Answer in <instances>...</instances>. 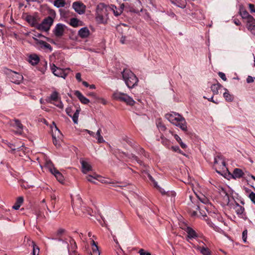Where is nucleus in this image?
<instances>
[{"instance_id":"f257e3e1","label":"nucleus","mask_w":255,"mask_h":255,"mask_svg":"<svg viewBox=\"0 0 255 255\" xmlns=\"http://www.w3.org/2000/svg\"><path fill=\"white\" fill-rule=\"evenodd\" d=\"M165 118L171 123L179 127L183 131L187 130L186 122L185 119L179 114L175 113L167 114L165 115Z\"/></svg>"},{"instance_id":"f03ea898","label":"nucleus","mask_w":255,"mask_h":255,"mask_svg":"<svg viewBox=\"0 0 255 255\" xmlns=\"http://www.w3.org/2000/svg\"><path fill=\"white\" fill-rule=\"evenodd\" d=\"M123 80L129 88H132L136 86L138 82V78L130 70L125 69L122 72Z\"/></svg>"},{"instance_id":"7ed1b4c3","label":"nucleus","mask_w":255,"mask_h":255,"mask_svg":"<svg viewBox=\"0 0 255 255\" xmlns=\"http://www.w3.org/2000/svg\"><path fill=\"white\" fill-rule=\"evenodd\" d=\"M65 233V230L62 228L59 229L55 233L54 236L52 238H47L50 241L49 245L52 247H57L59 243H65V240L62 238V235Z\"/></svg>"},{"instance_id":"20e7f679","label":"nucleus","mask_w":255,"mask_h":255,"mask_svg":"<svg viewBox=\"0 0 255 255\" xmlns=\"http://www.w3.org/2000/svg\"><path fill=\"white\" fill-rule=\"evenodd\" d=\"M107 15V6L104 3L99 4L96 8V19L99 23L105 22V16Z\"/></svg>"},{"instance_id":"39448f33","label":"nucleus","mask_w":255,"mask_h":255,"mask_svg":"<svg viewBox=\"0 0 255 255\" xmlns=\"http://www.w3.org/2000/svg\"><path fill=\"white\" fill-rule=\"evenodd\" d=\"M190 200L187 203V209L192 217L196 216L197 211L199 210V202L197 199L191 196H189Z\"/></svg>"},{"instance_id":"423d86ee","label":"nucleus","mask_w":255,"mask_h":255,"mask_svg":"<svg viewBox=\"0 0 255 255\" xmlns=\"http://www.w3.org/2000/svg\"><path fill=\"white\" fill-rule=\"evenodd\" d=\"M113 98L115 100L125 102L129 106H133L135 104V101L132 98L126 94L118 91H116L113 93Z\"/></svg>"},{"instance_id":"0eeeda50","label":"nucleus","mask_w":255,"mask_h":255,"mask_svg":"<svg viewBox=\"0 0 255 255\" xmlns=\"http://www.w3.org/2000/svg\"><path fill=\"white\" fill-rule=\"evenodd\" d=\"M53 19L51 16H48L44 18L41 23L38 24L36 26V28L38 30L48 31L53 23Z\"/></svg>"},{"instance_id":"6e6552de","label":"nucleus","mask_w":255,"mask_h":255,"mask_svg":"<svg viewBox=\"0 0 255 255\" xmlns=\"http://www.w3.org/2000/svg\"><path fill=\"white\" fill-rule=\"evenodd\" d=\"M51 70L55 76L62 77L64 79H65L68 75L67 71H70L69 68L63 69L56 67L54 64L51 65Z\"/></svg>"},{"instance_id":"1a4fd4ad","label":"nucleus","mask_w":255,"mask_h":255,"mask_svg":"<svg viewBox=\"0 0 255 255\" xmlns=\"http://www.w3.org/2000/svg\"><path fill=\"white\" fill-rule=\"evenodd\" d=\"M8 75L10 81L16 84H19L23 80V77L21 74L12 70H9Z\"/></svg>"},{"instance_id":"9d476101","label":"nucleus","mask_w":255,"mask_h":255,"mask_svg":"<svg viewBox=\"0 0 255 255\" xmlns=\"http://www.w3.org/2000/svg\"><path fill=\"white\" fill-rule=\"evenodd\" d=\"M214 166H215L216 172L219 174H221V172L217 170V168L225 170L226 167L225 166V162L222 156H216L214 158Z\"/></svg>"},{"instance_id":"9b49d317","label":"nucleus","mask_w":255,"mask_h":255,"mask_svg":"<svg viewBox=\"0 0 255 255\" xmlns=\"http://www.w3.org/2000/svg\"><path fill=\"white\" fill-rule=\"evenodd\" d=\"M10 126L17 129V130L15 131L16 134H22L23 132V126L19 120L15 119L12 121H11Z\"/></svg>"},{"instance_id":"f8f14e48","label":"nucleus","mask_w":255,"mask_h":255,"mask_svg":"<svg viewBox=\"0 0 255 255\" xmlns=\"http://www.w3.org/2000/svg\"><path fill=\"white\" fill-rule=\"evenodd\" d=\"M34 39L36 42V45L38 46L39 49L43 50H48L50 52L52 51V48L49 43L44 41L39 40L37 38H34Z\"/></svg>"},{"instance_id":"ddd939ff","label":"nucleus","mask_w":255,"mask_h":255,"mask_svg":"<svg viewBox=\"0 0 255 255\" xmlns=\"http://www.w3.org/2000/svg\"><path fill=\"white\" fill-rule=\"evenodd\" d=\"M72 7L79 14H82L85 12L86 6L81 2L75 1L73 2Z\"/></svg>"},{"instance_id":"4468645a","label":"nucleus","mask_w":255,"mask_h":255,"mask_svg":"<svg viewBox=\"0 0 255 255\" xmlns=\"http://www.w3.org/2000/svg\"><path fill=\"white\" fill-rule=\"evenodd\" d=\"M65 27L66 26L64 24L61 23L57 24L53 30L54 34L58 37L62 36L63 35Z\"/></svg>"},{"instance_id":"2eb2a0df","label":"nucleus","mask_w":255,"mask_h":255,"mask_svg":"<svg viewBox=\"0 0 255 255\" xmlns=\"http://www.w3.org/2000/svg\"><path fill=\"white\" fill-rule=\"evenodd\" d=\"M234 209L236 214L241 217L243 218L245 216V208L242 206H241L239 203L236 202L234 207Z\"/></svg>"},{"instance_id":"dca6fc26","label":"nucleus","mask_w":255,"mask_h":255,"mask_svg":"<svg viewBox=\"0 0 255 255\" xmlns=\"http://www.w3.org/2000/svg\"><path fill=\"white\" fill-rule=\"evenodd\" d=\"M49 170L51 173L53 174L58 181L62 182L64 181V177L62 174L54 167L52 168L49 167Z\"/></svg>"},{"instance_id":"f3484780","label":"nucleus","mask_w":255,"mask_h":255,"mask_svg":"<svg viewBox=\"0 0 255 255\" xmlns=\"http://www.w3.org/2000/svg\"><path fill=\"white\" fill-rule=\"evenodd\" d=\"M70 247H68V250L70 255H72V253H75L77 249V245L74 239L70 238L69 240Z\"/></svg>"},{"instance_id":"a211bd4d","label":"nucleus","mask_w":255,"mask_h":255,"mask_svg":"<svg viewBox=\"0 0 255 255\" xmlns=\"http://www.w3.org/2000/svg\"><path fill=\"white\" fill-rule=\"evenodd\" d=\"M74 94L79 99L82 103L84 104H87L89 103V100L84 96L80 91H75Z\"/></svg>"},{"instance_id":"6ab92c4d","label":"nucleus","mask_w":255,"mask_h":255,"mask_svg":"<svg viewBox=\"0 0 255 255\" xmlns=\"http://www.w3.org/2000/svg\"><path fill=\"white\" fill-rule=\"evenodd\" d=\"M82 167V172L86 174L88 172L92 170V166L87 162L82 160L80 161Z\"/></svg>"},{"instance_id":"aec40b11","label":"nucleus","mask_w":255,"mask_h":255,"mask_svg":"<svg viewBox=\"0 0 255 255\" xmlns=\"http://www.w3.org/2000/svg\"><path fill=\"white\" fill-rule=\"evenodd\" d=\"M27 22L30 24L32 26H34L36 28V26L38 24L36 18L32 15H27L26 18Z\"/></svg>"},{"instance_id":"412c9836","label":"nucleus","mask_w":255,"mask_h":255,"mask_svg":"<svg viewBox=\"0 0 255 255\" xmlns=\"http://www.w3.org/2000/svg\"><path fill=\"white\" fill-rule=\"evenodd\" d=\"M252 19V21L247 22V27L252 34L255 36V19Z\"/></svg>"},{"instance_id":"4be33fe9","label":"nucleus","mask_w":255,"mask_h":255,"mask_svg":"<svg viewBox=\"0 0 255 255\" xmlns=\"http://www.w3.org/2000/svg\"><path fill=\"white\" fill-rule=\"evenodd\" d=\"M78 34L81 38H86L89 35L90 31L87 27H84L79 30Z\"/></svg>"},{"instance_id":"5701e85b","label":"nucleus","mask_w":255,"mask_h":255,"mask_svg":"<svg viewBox=\"0 0 255 255\" xmlns=\"http://www.w3.org/2000/svg\"><path fill=\"white\" fill-rule=\"evenodd\" d=\"M147 176L148 177L149 179L153 182L154 187H156L162 194H165L166 192L164 191V190L157 185V182L155 181V180L151 176V175L148 173H147Z\"/></svg>"},{"instance_id":"b1692460","label":"nucleus","mask_w":255,"mask_h":255,"mask_svg":"<svg viewBox=\"0 0 255 255\" xmlns=\"http://www.w3.org/2000/svg\"><path fill=\"white\" fill-rule=\"evenodd\" d=\"M28 61L32 65H36L39 62V58L36 54H32L29 56Z\"/></svg>"},{"instance_id":"393cba45","label":"nucleus","mask_w":255,"mask_h":255,"mask_svg":"<svg viewBox=\"0 0 255 255\" xmlns=\"http://www.w3.org/2000/svg\"><path fill=\"white\" fill-rule=\"evenodd\" d=\"M240 15H241L243 18L247 19V22L248 21H252V19H255L252 16L250 15L248 11H246V10H240Z\"/></svg>"},{"instance_id":"a878e982","label":"nucleus","mask_w":255,"mask_h":255,"mask_svg":"<svg viewBox=\"0 0 255 255\" xmlns=\"http://www.w3.org/2000/svg\"><path fill=\"white\" fill-rule=\"evenodd\" d=\"M186 232L188 234V237L190 239H195L198 237L195 231L190 227H187Z\"/></svg>"},{"instance_id":"bb28decb","label":"nucleus","mask_w":255,"mask_h":255,"mask_svg":"<svg viewBox=\"0 0 255 255\" xmlns=\"http://www.w3.org/2000/svg\"><path fill=\"white\" fill-rule=\"evenodd\" d=\"M171 2L179 7L184 8L186 6V0H170Z\"/></svg>"},{"instance_id":"cd10ccee","label":"nucleus","mask_w":255,"mask_h":255,"mask_svg":"<svg viewBox=\"0 0 255 255\" xmlns=\"http://www.w3.org/2000/svg\"><path fill=\"white\" fill-rule=\"evenodd\" d=\"M86 178L88 181L93 183H96L95 180H99V178H100V176L96 173H94L93 175H87Z\"/></svg>"},{"instance_id":"c85d7f7f","label":"nucleus","mask_w":255,"mask_h":255,"mask_svg":"<svg viewBox=\"0 0 255 255\" xmlns=\"http://www.w3.org/2000/svg\"><path fill=\"white\" fill-rule=\"evenodd\" d=\"M221 88H222V86L219 83L213 84L211 87V90L214 95L218 94L219 90Z\"/></svg>"},{"instance_id":"c756f323","label":"nucleus","mask_w":255,"mask_h":255,"mask_svg":"<svg viewBox=\"0 0 255 255\" xmlns=\"http://www.w3.org/2000/svg\"><path fill=\"white\" fill-rule=\"evenodd\" d=\"M243 174H244V173H243V171L241 169H239V168L235 169L233 171V177L235 178H241V177L243 176Z\"/></svg>"},{"instance_id":"7c9ffc66","label":"nucleus","mask_w":255,"mask_h":255,"mask_svg":"<svg viewBox=\"0 0 255 255\" xmlns=\"http://www.w3.org/2000/svg\"><path fill=\"white\" fill-rule=\"evenodd\" d=\"M23 202V198L22 197H19L17 199L15 204L12 206V208L15 210H18L22 204Z\"/></svg>"},{"instance_id":"2f4dec72","label":"nucleus","mask_w":255,"mask_h":255,"mask_svg":"<svg viewBox=\"0 0 255 255\" xmlns=\"http://www.w3.org/2000/svg\"><path fill=\"white\" fill-rule=\"evenodd\" d=\"M80 108H78L75 112L74 113V115L71 117L72 118L73 121L75 124H77L78 121V117L79 115V113L80 112Z\"/></svg>"},{"instance_id":"473e14b6","label":"nucleus","mask_w":255,"mask_h":255,"mask_svg":"<svg viewBox=\"0 0 255 255\" xmlns=\"http://www.w3.org/2000/svg\"><path fill=\"white\" fill-rule=\"evenodd\" d=\"M65 4L66 3L64 0H55L54 1V6L58 8L65 6Z\"/></svg>"},{"instance_id":"72a5a7b5","label":"nucleus","mask_w":255,"mask_h":255,"mask_svg":"<svg viewBox=\"0 0 255 255\" xmlns=\"http://www.w3.org/2000/svg\"><path fill=\"white\" fill-rule=\"evenodd\" d=\"M225 92L223 94L224 97L226 101L231 102L233 100V96L230 94L227 89L224 88Z\"/></svg>"},{"instance_id":"f704fd0d","label":"nucleus","mask_w":255,"mask_h":255,"mask_svg":"<svg viewBox=\"0 0 255 255\" xmlns=\"http://www.w3.org/2000/svg\"><path fill=\"white\" fill-rule=\"evenodd\" d=\"M32 247L33 248L32 255H39V248L36 245L34 242H31Z\"/></svg>"},{"instance_id":"c9c22d12","label":"nucleus","mask_w":255,"mask_h":255,"mask_svg":"<svg viewBox=\"0 0 255 255\" xmlns=\"http://www.w3.org/2000/svg\"><path fill=\"white\" fill-rule=\"evenodd\" d=\"M101 129H99L96 132V138L97 139L98 143H103L105 142V140L104 139L103 136L101 135Z\"/></svg>"},{"instance_id":"e433bc0d","label":"nucleus","mask_w":255,"mask_h":255,"mask_svg":"<svg viewBox=\"0 0 255 255\" xmlns=\"http://www.w3.org/2000/svg\"><path fill=\"white\" fill-rule=\"evenodd\" d=\"M197 197L198 198V200L205 204H207L209 203L208 199L203 195H201V196L197 195Z\"/></svg>"},{"instance_id":"4c0bfd02","label":"nucleus","mask_w":255,"mask_h":255,"mask_svg":"<svg viewBox=\"0 0 255 255\" xmlns=\"http://www.w3.org/2000/svg\"><path fill=\"white\" fill-rule=\"evenodd\" d=\"M52 138L54 144L56 146L59 147L60 145V141L61 137H59V138L56 136V135H52Z\"/></svg>"},{"instance_id":"58836bf2","label":"nucleus","mask_w":255,"mask_h":255,"mask_svg":"<svg viewBox=\"0 0 255 255\" xmlns=\"http://www.w3.org/2000/svg\"><path fill=\"white\" fill-rule=\"evenodd\" d=\"M174 138H175V139L179 142L181 147L182 148H186V147H187L186 145L182 141L181 139L177 134H174Z\"/></svg>"},{"instance_id":"ea45409f","label":"nucleus","mask_w":255,"mask_h":255,"mask_svg":"<svg viewBox=\"0 0 255 255\" xmlns=\"http://www.w3.org/2000/svg\"><path fill=\"white\" fill-rule=\"evenodd\" d=\"M80 21L77 18H72L70 19V24L73 27H76L79 25V22Z\"/></svg>"},{"instance_id":"a19ab883","label":"nucleus","mask_w":255,"mask_h":255,"mask_svg":"<svg viewBox=\"0 0 255 255\" xmlns=\"http://www.w3.org/2000/svg\"><path fill=\"white\" fill-rule=\"evenodd\" d=\"M50 100L54 102L59 100L58 93L56 91L53 92L50 95Z\"/></svg>"},{"instance_id":"79ce46f5","label":"nucleus","mask_w":255,"mask_h":255,"mask_svg":"<svg viewBox=\"0 0 255 255\" xmlns=\"http://www.w3.org/2000/svg\"><path fill=\"white\" fill-rule=\"evenodd\" d=\"M50 102L53 104L54 105H55L56 106H57V107L61 109H63L64 108L63 104H62V102L60 99L57 100V101H50Z\"/></svg>"},{"instance_id":"37998d69","label":"nucleus","mask_w":255,"mask_h":255,"mask_svg":"<svg viewBox=\"0 0 255 255\" xmlns=\"http://www.w3.org/2000/svg\"><path fill=\"white\" fill-rule=\"evenodd\" d=\"M112 9L115 16H119L122 13V9L116 10L117 9V7L115 5H112Z\"/></svg>"},{"instance_id":"c03bdc74","label":"nucleus","mask_w":255,"mask_h":255,"mask_svg":"<svg viewBox=\"0 0 255 255\" xmlns=\"http://www.w3.org/2000/svg\"><path fill=\"white\" fill-rule=\"evenodd\" d=\"M200 252L203 255H210L211 254L209 250L206 248H201Z\"/></svg>"},{"instance_id":"a18cd8bd","label":"nucleus","mask_w":255,"mask_h":255,"mask_svg":"<svg viewBox=\"0 0 255 255\" xmlns=\"http://www.w3.org/2000/svg\"><path fill=\"white\" fill-rule=\"evenodd\" d=\"M52 135H56V136L59 138V137H62V134L60 131L58 129V128L56 126L55 127L54 133H53Z\"/></svg>"},{"instance_id":"49530a36","label":"nucleus","mask_w":255,"mask_h":255,"mask_svg":"<svg viewBox=\"0 0 255 255\" xmlns=\"http://www.w3.org/2000/svg\"><path fill=\"white\" fill-rule=\"evenodd\" d=\"M157 127L159 130L165 131L166 129L165 126L160 122L157 123Z\"/></svg>"},{"instance_id":"de8ad7c7","label":"nucleus","mask_w":255,"mask_h":255,"mask_svg":"<svg viewBox=\"0 0 255 255\" xmlns=\"http://www.w3.org/2000/svg\"><path fill=\"white\" fill-rule=\"evenodd\" d=\"M92 251L93 255H100V253L98 249L97 245H95V247H93Z\"/></svg>"},{"instance_id":"09e8293b","label":"nucleus","mask_w":255,"mask_h":255,"mask_svg":"<svg viewBox=\"0 0 255 255\" xmlns=\"http://www.w3.org/2000/svg\"><path fill=\"white\" fill-rule=\"evenodd\" d=\"M31 242L32 241L30 240V239L29 237L26 236L25 237L24 242L25 243L26 245L28 246H30L31 245L32 246Z\"/></svg>"},{"instance_id":"8fccbe9b","label":"nucleus","mask_w":255,"mask_h":255,"mask_svg":"<svg viewBox=\"0 0 255 255\" xmlns=\"http://www.w3.org/2000/svg\"><path fill=\"white\" fill-rule=\"evenodd\" d=\"M249 197L252 202L255 204V193L253 192H252L249 195Z\"/></svg>"},{"instance_id":"3c124183","label":"nucleus","mask_w":255,"mask_h":255,"mask_svg":"<svg viewBox=\"0 0 255 255\" xmlns=\"http://www.w3.org/2000/svg\"><path fill=\"white\" fill-rule=\"evenodd\" d=\"M66 112L69 117H72V114L73 113V110L71 107H67L66 109Z\"/></svg>"},{"instance_id":"603ef678","label":"nucleus","mask_w":255,"mask_h":255,"mask_svg":"<svg viewBox=\"0 0 255 255\" xmlns=\"http://www.w3.org/2000/svg\"><path fill=\"white\" fill-rule=\"evenodd\" d=\"M247 230H245L243 231L242 234V238L243 240L244 243H246L247 242Z\"/></svg>"},{"instance_id":"864d4df0","label":"nucleus","mask_w":255,"mask_h":255,"mask_svg":"<svg viewBox=\"0 0 255 255\" xmlns=\"http://www.w3.org/2000/svg\"><path fill=\"white\" fill-rule=\"evenodd\" d=\"M171 148L173 151L175 152H177L182 154L185 155L182 153V151L180 149L179 147L178 146H172Z\"/></svg>"},{"instance_id":"5fc2aeb1","label":"nucleus","mask_w":255,"mask_h":255,"mask_svg":"<svg viewBox=\"0 0 255 255\" xmlns=\"http://www.w3.org/2000/svg\"><path fill=\"white\" fill-rule=\"evenodd\" d=\"M129 158H131L133 160H134L136 161L138 163H139L140 164H141V161L138 159V158H137V157L136 156H135L134 155H133L132 154L129 155Z\"/></svg>"},{"instance_id":"6e6d98bb","label":"nucleus","mask_w":255,"mask_h":255,"mask_svg":"<svg viewBox=\"0 0 255 255\" xmlns=\"http://www.w3.org/2000/svg\"><path fill=\"white\" fill-rule=\"evenodd\" d=\"M249 7L251 13H255V7L253 4H249Z\"/></svg>"},{"instance_id":"4d7b16f0","label":"nucleus","mask_w":255,"mask_h":255,"mask_svg":"<svg viewBox=\"0 0 255 255\" xmlns=\"http://www.w3.org/2000/svg\"><path fill=\"white\" fill-rule=\"evenodd\" d=\"M218 74H219V76H220V77L222 80H223L225 81L227 80V78H226V75H225V74L224 73L220 72H219Z\"/></svg>"},{"instance_id":"13d9d810","label":"nucleus","mask_w":255,"mask_h":255,"mask_svg":"<svg viewBox=\"0 0 255 255\" xmlns=\"http://www.w3.org/2000/svg\"><path fill=\"white\" fill-rule=\"evenodd\" d=\"M254 78L251 76H249L247 78V82L248 83H251L254 81Z\"/></svg>"},{"instance_id":"bf43d9fd","label":"nucleus","mask_w":255,"mask_h":255,"mask_svg":"<svg viewBox=\"0 0 255 255\" xmlns=\"http://www.w3.org/2000/svg\"><path fill=\"white\" fill-rule=\"evenodd\" d=\"M79 237L81 238V239L83 240V242H86V241H86V238L85 237V236L84 235V234L83 233H80L79 234Z\"/></svg>"},{"instance_id":"052dcab7","label":"nucleus","mask_w":255,"mask_h":255,"mask_svg":"<svg viewBox=\"0 0 255 255\" xmlns=\"http://www.w3.org/2000/svg\"><path fill=\"white\" fill-rule=\"evenodd\" d=\"M76 79H77L79 82H81V81H82L81 75V74H80V73H77L76 74Z\"/></svg>"},{"instance_id":"680f3d73","label":"nucleus","mask_w":255,"mask_h":255,"mask_svg":"<svg viewBox=\"0 0 255 255\" xmlns=\"http://www.w3.org/2000/svg\"><path fill=\"white\" fill-rule=\"evenodd\" d=\"M46 165L49 169V167L52 168L53 166V165L51 161H48L46 162Z\"/></svg>"},{"instance_id":"e2e57ef3","label":"nucleus","mask_w":255,"mask_h":255,"mask_svg":"<svg viewBox=\"0 0 255 255\" xmlns=\"http://www.w3.org/2000/svg\"><path fill=\"white\" fill-rule=\"evenodd\" d=\"M146 253V252H145L143 249H140L138 252L140 255H145Z\"/></svg>"},{"instance_id":"0e129e2a","label":"nucleus","mask_w":255,"mask_h":255,"mask_svg":"<svg viewBox=\"0 0 255 255\" xmlns=\"http://www.w3.org/2000/svg\"><path fill=\"white\" fill-rule=\"evenodd\" d=\"M88 95L89 96H91L92 97H93V98H94L95 99H97V97L94 93L91 92V93H89L88 94Z\"/></svg>"},{"instance_id":"69168bd1","label":"nucleus","mask_w":255,"mask_h":255,"mask_svg":"<svg viewBox=\"0 0 255 255\" xmlns=\"http://www.w3.org/2000/svg\"><path fill=\"white\" fill-rule=\"evenodd\" d=\"M86 131L91 136H93V137H95V133L94 132L91 131V130H88V129H86Z\"/></svg>"},{"instance_id":"338daca9","label":"nucleus","mask_w":255,"mask_h":255,"mask_svg":"<svg viewBox=\"0 0 255 255\" xmlns=\"http://www.w3.org/2000/svg\"><path fill=\"white\" fill-rule=\"evenodd\" d=\"M72 205L73 209L75 208H79V206L77 205L76 204L74 203L73 199L72 200Z\"/></svg>"},{"instance_id":"774afa93","label":"nucleus","mask_w":255,"mask_h":255,"mask_svg":"<svg viewBox=\"0 0 255 255\" xmlns=\"http://www.w3.org/2000/svg\"><path fill=\"white\" fill-rule=\"evenodd\" d=\"M126 36H122L121 37V39L120 40V41L122 43V44H125L126 42H125V41H126Z\"/></svg>"}]
</instances>
